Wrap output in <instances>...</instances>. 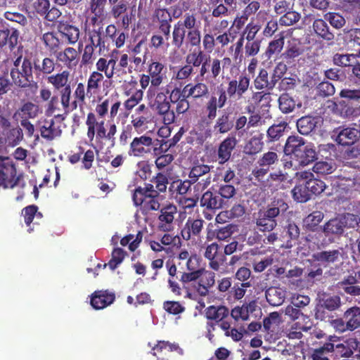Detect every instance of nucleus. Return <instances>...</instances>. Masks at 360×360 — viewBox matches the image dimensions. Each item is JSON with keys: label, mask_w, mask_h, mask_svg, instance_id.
Returning a JSON list of instances; mask_svg holds the SVG:
<instances>
[{"label": "nucleus", "mask_w": 360, "mask_h": 360, "mask_svg": "<svg viewBox=\"0 0 360 360\" xmlns=\"http://www.w3.org/2000/svg\"><path fill=\"white\" fill-rule=\"evenodd\" d=\"M357 59L355 54L336 53L333 56V63L338 66H350L354 64Z\"/></svg>", "instance_id": "nucleus-51"}, {"label": "nucleus", "mask_w": 360, "mask_h": 360, "mask_svg": "<svg viewBox=\"0 0 360 360\" xmlns=\"http://www.w3.org/2000/svg\"><path fill=\"white\" fill-rule=\"evenodd\" d=\"M45 49L53 54H56L60 46V40L54 32H47L41 37Z\"/></svg>", "instance_id": "nucleus-26"}, {"label": "nucleus", "mask_w": 360, "mask_h": 360, "mask_svg": "<svg viewBox=\"0 0 360 360\" xmlns=\"http://www.w3.org/2000/svg\"><path fill=\"white\" fill-rule=\"evenodd\" d=\"M236 193V188L232 184H219L217 194L222 200L232 198Z\"/></svg>", "instance_id": "nucleus-53"}, {"label": "nucleus", "mask_w": 360, "mask_h": 360, "mask_svg": "<svg viewBox=\"0 0 360 360\" xmlns=\"http://www.w3.org/2000/svg\"><path fill=\"white\" fill-rule=\"evenodd\" d=\"M181 95L180 91L172 86H168L165 89L161 87L160 92H159V104L164 103V97L165 96L170 106V103H176L179 101Z\"/></svg>", "instance_id": "nucleus-34"}, {"label": "nucleus", "mask_w": 360, "mask_h": 360, "mask_svg": "<svg viewBox=\"0 0 360 360\" xmlns=\"http://www.w3.org/2000/svg\"><path fill=\"white\" fill-rule=\"evenodd\" d=\"M236 144L237 140L236 136L233 134H231L220 143L217 152L219 162L220 164H224L229 160L231 152Z\"/></svg>", "instance_id": "nucleus-14"}, {"label": "nucleus", "mask_w": 360, "mask_h": 360, "mask_svg": "<svg viewBox=\"0 0 360 360\" xmlns=\"http://www.w3.org/2000/svg\"><path fill=\"white\" fill-rule=\"evenodd\" d=\"M210 166L205 164H196L192 167L188 174L190 182L195 184L198 179L210 172Z\"/></svg>", "instance_id": "nucleus-40"}, {"label": "nucleus", "mask_w": 360, "mask_h": 360, "mask_svg": "<svg viewBox=\"0 0 360 360\" xmlns=\"http://www.w3.org/2000/svg\"><path fill=\"white\" fill-rule=\"evenodd\" d=\"M278 156L276 152L268 151L264 153L257 161V164L260 167H266L269 168L270 166L278 162Z\"/></svg>", "instance_id": "nucleus-62"}, {"label": "nucleus", "mask_w": 360, "mask_h": 360, "mask_svg": "<svg viewBox=\"0 0 360 360\" xmlns=\"http://www.w3.org/2000/svg\"><path fill=\"white\" fill-rule=\"evenodd\" d=\"M349 330L352 331L360 327V308L351 307L344 314Z\"/></svg>", "instance_id": "nucleus-30"}, {"label": "nucleus", "mask_w": 360, "mask_h": 360, "mask_svg": "<svg viewBox=\"0 0 360 360\" xmlns=\"http://www.w3.org/2000/svg\"><path fill=\"white\" fill-rule=\"evenodd\" d=\"M323 18L333 27L337 30L342 28L346 24L345 18L339 13L328 12L324 14Z\"/></svg>", "instance_id": "nucleus-48"}, {"label": "nucleus", "mask_w": 360, "mask_h": 360, "mask_svg": "<svg viewBox=\"0 0 360 360\" xmlns=\"http://www.w3.org/2000/svg\"><path fill=\"white\" fill-rule=\"evenodd\" d=\"M319 118L305 116L300 118L297 122L298 131L304 135L310 134L316 127Z\"/></svg>", "instance_id": "nucleus-27"}, {"label": "nucleus", "mask_w": 360, "mask_h": 360, "mask_svg": "<svg viewBox=\"0 0 360 360\" xmlns=\"http://www.w3.org/2000/svg\"><path fill=\"white\" fill-rule=\"evenodd\" d=\"M176 176L172 172V170L170 167L167 168L166 174H163V172H159V192H163L166 191L167 184L169 183V181H172V183H175L174 179Z\"/></svg>", "instance_id": "nucleus-58"}, {"label": "nucleus", "mask_w": 360, "mask_h": 360, "mask_svg": "<svg viewBox=\"0 0 360 360\" xmlns=\"http://www.w3.org/2000/svg\"><path fill=\"white\" fill-rule=\"evenodd\" d=\"M340 306V298L338 296H325L320 300V307L329 311H334Z\"/></svg>", "instance_id": "nucleus-60"}, {"label": "nucleus", "mask_w": 360, "mask_h": 360, "mask_svg": "<svg viewBox=\"0 0 360 360\" xmlns=\"http://www.w3.org/2000/svg\"><path fill=\"white\" fill-rule=\"evenodd\" d=\"M19 32L15 28L5 27L0 30V47L8 46L11 49L18 44Z\"/></svg>", "instance_id": "nucleus-20"}, {"label": "nucleus", "mask_w": 360, "mask_h": 360, "mask_svg": "<svg viewBox=\"0 0 360 360\" xmlns=\"http://www.w3.org/2000/svg\"><path fill=\"white\" fill-rule=\"evenodd\" d=\"M167 232L161 236V243L166 246V248L161 247L159 245V256L162 251L165 252L169 256L173 254V248L175 245L176 236L174 233Z\"/></svg>", "instance_id": "nucleus-43"}, {"label": "nucleus", "mask_w": 360, "mask_h": 360, "mask_svg": "<svg viewBox=\"0 0 360 360\" xmlns=\"http://www.w3.org/2000/svg\"><path fill=\"white\" fill-rule=\"evenodd\" d=\"M57 61L63 63L65 67L72 69L78 63V53L73 47H66L63 51H57L54 54Z\"/></svg>", "instance_id": "nucleus-15"}, {"label": "nucleus", "mask_w": 360, "mask_h": 360, "mask_svg": "<svg viewBox=\"0 0 360 360\" xmlns=\"http://www.w3.org/2000/svg\"><path fill=\"white\" fill-rule=\"evenodd\" d=\"M307 144L300 136H290L288 138L284 148V153H288L292 155H297L302 150L306 147Z\"/></svg>", "instance_id": "nucleus-23"}, {"label": "nucleus", "mask_w": 360, "mask_h": 360, "mask_svg": "<svg viewBox=\"0 0 360 360\" xmlns=\"http://www.w3.org/2000/svg\"><path fill=\"white\" fill-rule=\"evenodd\" d=\"M104 79V76L101 72L98 71L92 72L88 79L86 86V97L89 99L95 98L100 92L101 83Z\"/></svg>", "instance_id": "nucleus-17"}, {"label": "nucleus", "mask_w": 360, "mask_h": 360, "mask_svg": "<svg viewBox=\"0 0 360 360\" xmlns=\"http://www.w3.org/2000/svg\"><path fill=\"white\" fill-rule=\"evenodd\" d=\"M264 143L257 136L252 137L244 146V153L248 155H255L263 148Z\"/></svg>", "instance_id": "nucleus-47"}, {"label": "nucleus", "mask_w": 360, "mask_h": 360, "mask_svg": "<svg viewBox=\"0 0 360 360\" xmlns=\"http://www.w3.org/2000/svg\"><path fill=\"white\" fill-rule=\"evenodd\" d=\"M170 106L167 98L164 97V103L159 104V122L161 120L165 125L172 123L174 120V113L169 110Z\"/></svg>", "instance_id": "nucleus-37"}, {"label": "nucleus", "mask_w": 360, "mask_h": 360, "mask_svg": "<svg viewBox=\"0 0 360 360\" xmlns=\"http://www.w3.org/2000/svg\"><path fill=\"white\" fill-rule=\"evenodd\" d=\"M196 18L193 15L186 13L184 15L183 20H179L174 27L172 33V43L176 47L182 46L186 36V29L189 30H196Z\"/></svg>", "instance_id": "nucleus-5"}, {"label": "nucleus", "mask_w": 360, "mask_h": 360, "mask_svg": "<svg viewBox=\"0 0 360 360\" xmlns=\"http://www.w3.org/2000/svg\"><path fill=\"white\" fill-rule=\"evenodd\" d=\"M103 32V27H99L98 29H93L89 34V44L99 48V51L104 49L105 46Z\"/></svg>", "instance_id": "nucleus-38"}, {"label": "nucleus", "mask_w": 360, "mask_h": 360, "mask_svg": "<svg viewBox=\"0 0 360 360\" xmlns=\"http://www.w3.org/2000/svg\"><path fill=\"white\" fill-rule=\"evenodd\" d=\"M232 127L233 124L229 120V115H223L217 120L214 129L220 134H225L229 132Z\"/></svg>", "instance_id": "nucleus-54"}, {"label": "nucleus", "mask_w": 360, "mask_h": 360, "mask_svg": "<svg viewBox=\"0 0 360 360\" xmlns=\"http://www.w3.org/2000/svg\"><path fill=\"white\" fill-rule=\"evenodd\" d=\"M229 315V309L224 306H210L206 310V316L208 319L221 321Z\"/></svg>", "instance_id": "nucleus-39"}, {"label": "nucleus", "mask_w": 360, "mask_h": 360, "mask_svg": "<svg viewBox=\"0 0 360 360\" xmlns=\"http://www.w3.org/2000/svg\"><path fill=\"white\" fill-rule=\"evenodd\" d=\"M255 224L259 231L262 232L273 231L277 226V221H272L259 211L255 217Z\"/></svg>", "instance_id": "nucleus-32"}, {"label": "nucleus", "mask_w": 360, "mask_h": 360, "mask_svg": "<svg viewBox=\"0 0 360 360\" xmlns=\"http://www.w3.org/2000/svg\"><path fill=\"white\" fill-rule=\"evenodd\" d=\"M130 58V62L134 63V65H129L128 70H127V73H131L133 71H141V67L144 63H149L148 71L151 76V84L155 88L158 86V62L153 60L149 49L146 47L143 58L135 56H132Z\"/></svg>", "instance_id": "nucleus-3"}, {"label": "nucleus", "mask_w": 360, "mask_h": 360, "mask_svg": "<svg viewBox=\"0 0 360 360\" xmlns=\"http://www.w3.org/2000/svg\"><path fill=\"white\" fill-rule=\"evenodd\" d=\"M255 303H250L249 305H243L237 307L232 309L231 315L236 321L241 319L247 321L249 319V310H252Z\"/></svg>", "instance_id": "nucleus-52"}, {"label": "nucleus", "mask_w": 360, "mask_h": 360, "mask_svg": "<svg viewBox=\"0 0 360 360\" xmlns=\"http://www.w3.org/2000/svg\"><path fill=\"white\" fill-rule=\"evenodd\" d=\"M266 301L272 306L281 305L285 298V291L277 287L269 288L265 292Z\"/></svg>", "instance_id": "nucleus-25"}, {"label": "nucleus", "mask_w": 360, "mask_h": 360, "mask_svg": "<svg viewBox=\"0 0 360 360\" xmlns=\"http://www.w3.org/2000/svg\"><path fill=\"white\" fill-rule=\"evenodd\" d=\"M306 184L307 188L309 189L311 195H319L326 188V185L324 181L315 178L309 181H306Z\"/></svg>", "instance_id": "nucleus-59"}, {"label": "nucleus", "mask_w": 360, "mask_h": 360, "mask_svg": "<svg viewBox=\"0 0 360 360\" xmlns=\"http://www.w3.org/2000/svg\"><path fill=\"white\" fill-rule=\"evenodd\" d=\"M344 225L340 216L330 219L324 226V232L329 234H342L344 231Z\"/></svg>", "instance_id": "nucleus-46"}, {"label": "nucleus", "mask_w": 360, "mask_h": 360, "mask_svg": "<svg viewBox=\"0 0 360 360\" xmlns=\"http://www.w3.org/2000/svg\"><path fill=\"white\" fill-rule=\"evenodd\" d=\"M335 141L342 146H350L360 137V131L355 127H338L333 131Z\"/></svg>", "instance_id": "nucleus-9"}, {"label": "nucleus", "mask_w": 360, "mask_h": 360, "mask_svg": "<svg viewBox=\"0 0 360 360\" xmlns=\"http://www.w3.org/2000/svg\"><path fill=\"white\" fill-rule=\"evenodd\" d=\"M302 152L296 155L302 165L307 166L312 162L316 158V152L315 148L311 144H307Z\"/></svg>", "instance_id": "nucleus-41"}, {"label": "nucleus", "mask_w": 360, "mask_h": 360, "mask_svg": "<svg viewBox=\"0 0 360 360\" xmlns=\"http://www.w3.org/2000/svg\"><path fill=\"white\" fill-rule=\"evenodd\" d=\"M151 149H153V155L155 158L154 162L158 167V147L153 146V140L150 136L143 135L134 138L130 144L129 154L140 157L143 153H150Z\"/></svg>", "instance_id": "nucleus-4"}, {"label": "nucleus", "mask_w": 360, "mask_h": 360, "mask_svg": "<svg viewBox=\"0 0 360 360\" xmlns=\"http://www.w3.org/2000/svg\"><path fill=\"white\" fill-rule=\"evenodd\" d=\"M16 169L9 158L0 156V186L13 188L17 185Z\"/></svg>", "instance_id": "nucleus-6"}, {"label": "nucleus", "mask_w": 360, "mask_h": 360, "mask_svg": "<svg viewBox=\"0 0 360 360\" xmlns=\"http://www.w3.org/2000/svg\"><path fill=\"white\" fill-rule=\"evenodd\" d=\"M208 93V87L204 83H198L194 86L186 85L183 91L184 96H192L193 98H200Z\"/></svg>", "instance_id": "nucleus-33"}, {"label": "nucleus", "mask_w": 360, "mask_h": 360, "mask_svg": "<svg viewBox=\"0 0 360 360\" xmlns=\"http://www.w3.org/2000/svg\"><path fill=\"white\" fill-rule=\"evenodd\" d=\"M41 136L42 138L52 141L61 135L62 131L58 126H56L53 120H44L40 127Z\"/></svg>", "instance_id": "nucleus-22"}, {"label": "nucleus", "mask_w": 360, "mask_h": 360, "mask_svg": "<svg viewBox=\"0 0 360 360\" xmlns=\"http://www.w3.org/2000/svg\"><path fill=\"white\" fill-rule=\"evenodd\" d=\"M312 28L315 34L323 40L330 41H333L335 38L334 34L330 32V27L325 19L318 18L314 20Z\"/></svg>", "instance_id": "nucleus-21"}, {"label": "nucleus", "mask_w": 360, "mask_h": 360, "mask_svg": "<svg viewBox=\"0 0 360 360\" xmlns=\"http://www.w3.org/2000/svg\"><path fill=\"white\" fill-rule=\"evenodd\" d=\"M56 63L53 58L45 57L41 60L32 56L22 55L13 61L11 77L13 83L20 88L37 86V82L51 75L55 70Z\"/></svg>", "instance_id": "nucleus-1"}, {"label": "nucleus", "mask_w": 360, "mask_h": 360, "mask_svg": "<svg viewBox=\"0 0 360 360\" xmlns=\"http://www.w3.org/2000/svg\"><path fill=\"white\" fill-rule=\"evenodd\" d=\"M118 51H113L110 56L108 65L110 68V75H108V79H111L113 77H122L123 75H125L127 73V70H121L118 68Z\"/></svg>", "instance_id": "nucleus-44"}, {"label": "nucleus", "mask_w": 360, "mask_h": 360, "mask_svg": "<svg viewBox=\"0 0 360 360\" xmlns=\"http://www.w3.org/2000/svg\"><path fill=\"white\" fill-rule=\"evenodd\" d=\"M37 211L38 207L35 205H28L22 210L21 214L27 226H30L35 216L41 217V214Z\"/></svg>", "instance_id": "nucleus-57"}, {"label": "nucleus", "mask_w": 360, "mask_h": 360, "mask_svg": "<svg viewBox=\"0 0 360 360\" xmlns=\"http://www.w3.org/2000/svg\"><path fill=\"white\" fill-rule=\"evenodd\" d=\"M312 257L317 262L324 264H330L338 262L342 257V253L339 250H330L316 252Z\"/></svg>", "instance_id": "nucleus-24"}, {"label": "nucleus", "mask_w": 360, "mask_h": 360, "mask_svg": "<svg viewBox=\"0 0 360 360\" xmlns=\"http://www.w3.org/2000/svg\"><path fill=\"white\" fill-rule=\"evenodd\" d=\"M125 255L126 252L123 249L120 248H115L112 252V258L108 263L110 269L115 270L122 262Z\"/></svg>", "instance_id": "nucleus-61"}, {"label": "nucleus", "mask_w": 360, "mask_h": 360, "mask_svg": "<svg viewBox=\"0 0 360 360\" xmlns=\"http://www.w3.org/2000/svg\"><path fill=\"white\" fill-rule=\"evenodd\" d=\"M232 82L236 86L238 91V98H241L243 95L248 91L250 86V78L245 75H241L238 79H232Z\"/></svg>", "instance_id": "nucleus-55"}, {"label": "nucleus", "mask_w": 360, "mask_h": 360, "mask_svg": "<svg viewBox=\"0 0 360 360\" xmlns=\"http://www.w3.org/2000/svg\"><path fill=\"white\" fill-rule=\"evenodd\" d=\"M291 192L294 200L299 202H305L311 197V193H309V189L307 188L306 183L304 184H300L295 186Z\"/></svg>", "instance_id": "nucleus-45"}, {"label": "nucleus", "mask_w": 360, "mask_h": 360, "mask_svg": "<svg viewBox=\"0 0 360 360\" xmlns=\"http://www.w3.org/2000/svg\"><path fill=\"white\" fill-rule=\"evenodd\" d=\"M284 153L282 162L285 169L296 171L304 167L297 156L288 154V153Z\"/></svg>", "instance_id": "nucleus-50"}, {"label": "nucleus", "mask_w": 360, "mask_h": 360, "mask_svg": "<svg viewBox=\"0 0 360 360\" xmlns=\"http://www.w3.org/2000/svg\"><path fill=\"white\" fill-rule=\"evenodd\" d=\"M288 207V205L284 199L274 198L266 209L259 211L272 221H276V217L283 215Z\"/></svg>", "instance_id": "nucleus-12"}, {"label": "nucleus", "mask_w": 360, "mask_h": 360, "mask_svg": "<svg viewBox=\"0 0 360 360\" xmlns=\"http://www.w3.org/2000/svg\"><path fill=\"white\" fill-rule=\"evenodd\" d=\"M336 169V163L330 158L317 161L313 166V172L319 175L330 174L335 171Z\"/></svg>", "instance_id": "nucleus-28"}, {"label": "nucleus", "mask_w": 360, "mask_h": 360, "mask_svg": "<svg viewBox=\"0 0 360 360\" xmlns=\"http://www.w3.org/2000/svg\"><path fill=\"white\" fill-rule=\"evenodd\" d=\"M200 276L198 278L200 285L207 286L210 288L212 287L215 283V274L204 269H200Z\"/></svg>", "instance_id": "nucleus-64"}, {"label": "nucleus", "mask_w": 360, "mask_h": 360, "mask_svg": "<svg viewBox=\"0 0 360 360\" xmlns=\"http://www.w3.org/2000/svg\"><path fill=\"white\" fill-rule=\"evenodd\" d=\"M69 77L70 72L67 70H64L62 72L48 76L47 82L52 84L55 89L60 90L70 84L69 82Z\"/></svg>", "instance_id": "nucleus-29"}, {"label": "nucleus", "mask_w": 360, "mask_h": 360, "mask_svg": "<svg viewBox=\"0 0 360 360\" xmlns=\"http://www.w3.org/2000/svg\"><path fill=\"white\" fill-rule=\"evenodd\" d=\"M327 340L328 342L322 347L314 350L311 355L313 360H329L326 355L333 352L335 343L339 341V338L335 335H330Z\"/></svg>", "instance_id": "nucleus-19"}, {"label": "nucleus", "mask_w": 360, "mask_h": 360, "mask_svg": "<svg viewBox=\"0 0 360 360\" xmlns=\"http://www.w3.org/2000/svg\"><path fill=\"white\" fill-rule=\"evenodd\" d=\"M323 219V214L321 211H314L306 217L303 221L304 226L309 229H313L318 226Z\"/></svg>", "instance_id": "nucleus-56"}, {"label": "nucleus", "mask_w": 360, "mask_h": 360, "mask_svg": "<svg viewBox=\"0 0 360 360\" xmlns=\"http://www.w3.org/2000/svg\"><path fill=\"white\" fill-rule=\"evenodd\" d=\"M204 220L201 219H188L181 231V235L184 240H188L194 236H200L203 226Z\"/></svg>", "instance_id": "nucleus-16"}, {"label": "nucleus", "mask_w": 360, "mask_h": 360, "mask_svg": "<svg viewBox=\"0 0 360 360\" xmlns=\"http://www.w3.org/2000/svg\"><path fill=\"white\" fill-rule=\"evenodd\" d=\"M186 63L193 67H199L207 60L205 54L200 47L189 49V53L186 56Z\"/></svg>", "instance_id": "nucleus-36"}, {"label": "nucleus", "mask_w": 360, "mask_h": 360, "mask_svg": "<svg viewBox=\"0 0 360 360\" xmlns=\"http://www.w3.org/2000/svg\"><path fill=\"white\" fill-rule=\"evenodd\" d=\"M115 300L114 292L108 290H97L91 295V304L96 309H102L111 304Z\"/></svg>", "instance_id": "nucleus-13"}, {"label": "nucleus", "mask_w": 360, "mask_h": 360, "mask_svg": "<svg viewBox=\"0 0 360 360\" xmlns=\"http://www.w3.org/2000/svg\"><path fill=\"white\" fill-rule=\"evenodd\" d=\"M304 51L302 44L297 39H292L288 41L283 56L285 58H295L302 55Z\"/></svg>", "instance_id": "nucleus-35"}, {"label": "nucleus", "mask_w": 360, "mask_h": 360, "mask_svg": "<svg viewBox=\"0 0 360 360\" xmlns=\"http://www.w3.org/2000/svg\"><path fill=\"white\" fill-rule=\"evenodd\" d=\"M176 214V207L169 203L160 209L159 214V231L170 232L174 229V214Z\"/></svg>", "instance_id": "nucleus-8"}, {"label": "nucleus", "mask_w": 360, "mask_h": 360, "mask_svg": "<svg viewBox=\"0 0 360 360\" xmlns=\"http://www.w3.org/2000/svg\"><path fill=\"white\" fill-rule=\"evenodd\" d=\"M254 86L256 89L260 90L264 88L271 89L274 87L275 83L271 79H268V72L265 69L260 70L259 75L254 80Z\"/></svg>", "instance_id": "nucleus-42"}, {"label": "nucleus", "mask_w": 360, "mask_h": 360, "mask_svg": "<svg viewBox=\"0 0 360 360\" xmlns=\"http://www.w3.org/2000/svg\"><path fill=\"white\" fill-rule=\"evenodd\" d=\"M224 200L210 191L205 192L200 199V205L207 210H219L224 207Z\"/></svg>", "instance_id": "nucleus-18"}, {"label": "nucleus", "mask_w": 360, "mask_h": 360, "mask_svg": "<svg viewBox=\"0 0 360 360\" xmlns=\"http://www.w3.org/2000/svg\"><path fill=\"white\" fill-rule=\"evenodd\" d=\"M132 198L136 205H143L147 212L158 210V191L151 184H147L144 188H136Z\"/></svg>", "instance_id": "nucleus-2"}, {"label": "nucleus", "mask_w": 360, "mask_h": 360, "mask_svg": "<svg viewBox=\"0 0 360 360\" xmlns=\"http://www.w3.org/2000/svg\"><path fill=\"white\" fill-rule=\"evenodd\" d=\"M57 30L62 39L70 45H75L78 41L81 34L79 27L72 20H58Z\"/></svg>", "instance_id": "nucleus-7"}, {"label": "nucleus", "mask_w": 360, "mask_h": 360, "mask_svg": "<svg viewBox=\"0 0 360 360\" xmlns=\"http://www.w3.org/2000/svg\"><path fill=\"white\" fill-rule=\"evenodd\" d=\"M359 282L360 270L345 276L340 282L338 283V286L347 294L352 296H359L360 295V286L358 285L357 283Z\"/></svg>", "instance_id": "nucleus-11"}, {"label": "nucleus", "mask_w": 360, "mask_h": 360, "mask_svg": "<svg viewBox=\"0 0 360 360\" xmlns=\"http://www.w3.org/2000/svg\"><path fill=\"white\" fill-rule=\"evenodd\" d=\"M279 108L283 113H289L292 112L296 107L300 108L302 104L300 102L295 101L288 94H283L278 98Z\"/></svg>", "instance_id": "nucleus-31"}, {"label": "nucleus", "mask_w": 360, "mask_h": 360, "mask_svg": "<svg viewBox=\"0 0 360 360\" xmlns=\"http://www.w3.org/2000/svg\"><path fill=\"white\" fill-rule=\"evenodd\" d=\"M39 106L32 102L24 103L20 108V115L22 119H32L39 114Z\"/></svg>", "instance_id": "nucleus-49"}, {"label": "nucleus", "mask_w": 360, "mask_h": 360, "mask_svg": "<svg viewBox=\"0 0 360 360\" xmlns=\"http://www.w3.org/2000/svg\"><path fill=\"white\" fill-rule=\"evenodd\" d=\"M218 98L216 96H212L205 105V113L210 120H213L217 116V108H223L227 101V95L224 89L217 91Z\"/></svg>", "instance_id": "nucleus-10"}, {"label": "nucleus", "mask_w": 360, "mask_h": 360, "mask_svg": "<svg viewBox=\"0 0 360 360\" xmlns=\"http://www.w3.org/2000/svg\"><path fill=\"white\" fill-rule=\"evenodd\" d=\"M301 15L299 13L293 11L286 12L279 19V24L283 26H291L300 20Z\"/></svg>", "instance_id": "nucleus-63"}]
</instances>
